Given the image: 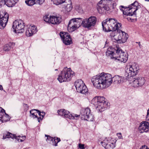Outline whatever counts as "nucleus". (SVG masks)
Instances as JSON below:
<instances>
[{
    "label": "nucleus",
    "instance_id": "f257e3e1",
    "mask_svg": "<svg viewBox=\"0 0 149 149\" xmlns=\"http://www.w3.org/2000/svg\"><path fill=\"white\" fill-rule=\"evenodd\" d=\"M96 18L94 16H91L88 18H86L83 20L82 18H74L69 22L68 26V31L70 32L74 31L81 25L87 28L92 26H94L96 22Z\"/></svg>",
    "mask_w": 149,
    "mask_h": 149
},
{
    "label": "nucleus",
    "instance_id": "f03ea898",
    "mask_svg": "<svg viewBox=\"0 0 149 149\" xmlns=\"http://www.w3.org/2000/svg\"><path fill=\"white\" fill-rule=\"evenodd\" d=\"M91 80L94 86L99 89L107 88L113 81L111 74L104 73L93 76Z\"/></svg>",
    "mask_w": 149,
    "mask_h": 149
},
{
    "label": "nucleus",
    "instance_id": "7ed1b4c3",
    "mask_svg": "<svg viewBox=\"0 0 149 149\" xmlns=\"http://www.w3.org/2000/svg\"><path fill=\"white\" fill-rule=\"evenodd\" d=\"M106 55L111 59L118 60L124 63L126 62L128 59L127 53L123 52L120 48L117 47L113 48L111 51L108 50L106 52Z\"/></svg>",
    "mask_w": 149,
    "mask_h": 149
},
{
    "label": "nucleus",
    "instance_id": "20e7f679",
    "mask_svg": "<svg viewBox=\"0 0 149 149\" xmlns=\"http://www.w3.org/2000/svg\"><path fill=\"white\" fill-rule=\"evenodd\" d=\"M92 103L95 105L96 110L100 112L106 110L107 105L104 97H95L92 100Z\"/></svg>",
    "mask_w": 149,
    "mask_h": 149
},
{
    "label": "nucleus",
    "instance_id": "39448f33",
    "mask_svg": "<svg viewBox=\"0 0 149 149\" xmlns=\"http://www.w3.org/2000/svg\"><path fill=\"white\" fill-rule=\"evenodd\" d=\"M74 75V72L70 68L65 67L59 75L58 80L61 83L68 81L70 80L72 77Z\"/></svg>",
    "mask_w": 149,
    "mask_h": 149
},
{
    "label": "nucleus",
    "instance_id": "423d86ee",
    "mask_svg": "<svg viewBox=\"0 0 149 149\" xmlns=\"http://www.w3.org/2000/svg\"><path fill=\"white\" fill-rule=\"evenodd\" d=\"M117 33L115 34V40L118 43H122L125 42L128 38V35L125 32L118 29H117Z\"/></svg>",
    "mask_w": 149,
    "mask_h": 149
},
{
    "label": "nucleus",
    "instance_id": "0eeeda50",
    "mask_svg": "<svg viewBox=\"0 0 149 149\" xmlns=\"http://www.w3.org/2000/svg\"><path fill=\"white\" fill-rule=\"evenodd\" d=\"M24 23L22 20H15L13 23L12 28L16 33H22L24 32Z\"/></svg>",
    "mask_w": 149,
    "mask_h": 149
},
{
    "label": "nucleus",
    "instance_id": "6e6552de",
    "mask_svg": "<svg viewBox=\"0 0 149 149\" xmlns=\"http://www.w3.org/2000/svg\"><path fill=\"white\" fill-rule=\"evenodd\" d=\"M74 85L77 92L84 94L88 92V89L81 79L77 80L74 83Z\"/></svg>",
    "mask_w": 149,
    "mask_h": 149
},
{
    "label": "nucleus",
    "instance_id": "1a4fd4ad",
    "mask_svg": "<svg viewBox=\"0 0 149 149\" xmlns=\"http://www.w3.org/2000/svg\"><path fill=\"white\" fill-rule=\"evenodd\" d=\"M9 16L5 12L0 11V29H3L8 22Z\"/></svg>",
    "mask_w": 149,
    "mask_h": 149
},
{
    "label": "nucleus",
    "instance_id": "9d476101",
    "mask_svg": "<svg viewBox=\"0 0 149 149\" xmlns=\"http://www.w3.org/2000/svg\"><path fill=\"white\" fill-rule=\"evenodd\" d=\"M44 20L47 22L54 24H59L61 22V18L56 16L45 15L43 18Z\"/></svg>",
    "mask_w": 149,
    "mask_h": 149
},
{
    "label": "nucleus",
    "instance_id": "9b49d317",
    "mask_svg": "<svg viewBox=\"0 0 149 149\" xmlns=\"http://www.w3.org/2000/svg\"><path fill=\"white\" fill-rule=\"evenodd\" d=\"M90 109L89 108L85 109L84 111L81 113V118L82 120L88 121H92L93 116L90 113Z\"/></svg>",
    "mask_w": 149,
    "mask_h": 149
},
{
    "label": "nucleus",
    "instance_id": "f8f14e48",
    "mask_svg": "<svg viewBox=\"0 0 149 149\" xmlns=\"http://www.w3.org/2000/svg\"><path fill=\"white\" fill-rule=\"evenodd\" d=\"M107 20L108 21V24L111 27V30L112 31H115L119 29L121 26V24L120 23H116V20L111 18L107 19Z\"/></svg>",
    "mask_w": 149,
    "mask_h": 149
},
{
    "label": "nucleus",
    "instance_id": "ddd939ff",
    "mask_svg": "<svg viewBox=\"0 0 149 149\" xmlns=\"http://www.w3.org/2000/svg\"><path fill=\"white\" fill-rule=\"evenodd\" d=\"M138 70L136 65L130 66L129 68H127L126 70V74L127 75V77L129 78L136 75L138 72Z\"/></svg>",
    "mask_w": 149,
    "mask_h": 149
},
{
    "label": "nucleus",
    "instance_id": "4468645a",
    "mask_svg": "<svg viewBox=\"0 0 149 149\" xmlns=\"http://www.w3.org/2000/svg\"><path fill=\"white\" fill-rule=\"evenodd\" d=\"M109 6L103 3H98L97 6V10L100 13L102 14L109 10Z\"/></svg>",
    "mask_w": 149,
    "mask_h": 149
},
{
    "label": "nucleus",
    "instance_id": "2eb2a0df",
    "mask_svg": "<svg viewBox=\"0 0 149 149\" xmlns=\"http://www.w3.org/2000/svg\"><path fill=\"white\" fill-rule=\"evenodd\" d=\"M37 31L36 27L35 25H30L26 29V35L29 37L31 36Z\"/></svg>",
    "mask_w": 149,
    "mask_h": 149
},
{
    "label": "nucleus",
    "instance_id": "dca6fc26",
    "mask_svg": "<svg viewBox=\"0 0 149 149\" xmlns=\"http://www.w3.org/2000/svg\"><path fill=\"white\" fill-rule=\"evenodd\" d=\"M106 149H113L115 147V144L106 139L100 143Z\"/></svg>",
    "mask_w": 149,
    "mask_h": 149
},
{
    "label": "nucleus",
    "instance_id": "f3484780",
    "mask_svg": "<svg viewBox=\"0 0 149 149\" xmlns=\"http://www.w3.org/2000/svg\"><path fill=\"white\" fill-rule=\"evenodd\" d=\"M127 7L129 8V10H132V12L133 11V10H134L133 12V14L135 17H136V11L141 7V6L139 5L138 2L136 1L134 3L129 6L128 7Z\"/></svg>",
    "mask_w": 149,
    "mask_h": 149
},
{
    "label": "nucleus",
    "instance_id": "a211bd4d",
    "mask_svg": "<svg viewBox=\"0 0 149 149\" xmlns=\"http://www.w3.org/2000/svg\"><path fill=\"white\" fill-rule=\"evenodd\" d=\"M18 0H0V7L3 5L7 3V6L12 7L18 1Z\"/></svg>",
    "mask_w": 149,
    "mask_h": 149
},
{
    "label": "nucleus",
    "instance_id": "6ab92c4d",
    "mask_svg": "<svg viewBox=\"0 0 149 149\" xmlns=\"http://www.w3.org/2000/svg\"><path fill=\"white\" fill-rule=\"evenodd\" d=\"M57 113L58 115L63 116L64 117L68 118H73L74 117L72 116L71 114L69 111H67L64 109H61L57 111Z\"/></svg>",
    "mask_w": 149,
    "mask_h": 149
},
{
    "label": "nucleus",
    "instance_id": "aec40b11",
    "mask_svg": "<svg viewBox=\"0 0 149 149\" xmlns=\"http://www.w3.org/2000/svg\"><path fill=\"white\" fill-rule=\"evenodd\" d=\"M120 8L123 12V14L124 15L131 16L134 15L132 12L131 11V10H129V8L127 7L121 6H120Z\"/></svg>",
    "mask_w": 149,
    "mask_h": 149
},
{
    "label": "nucleus",
    "instance_id": "412c9836",
    "mask_svg": "<svg viewBox=\"0 0 149 149\" xmlns=\"http://www.w3.org/2000/svg\"><path fill=\"white\" fill-rule=\"evenodd\" d=\"M1 114L2 113L3 115L5 114V115L3 116H0V120L2 121V122H6L10 120V117L8 114L6 113L5 110L3 109L1 110Z\"/></svg>",
    "mask_w": 149,
    "mask_h": 149
},
{
    "label": "nucleus",
    "instance_id": "4be33fe9",
    "mask_svg": "<svg viewBox=\"0 0 149 149\" xmlns=\"http://www.w3.org/2000/svg\"><path fill=\"white\" fill-rule=\"evenodd\" d=\"M102 26L103 30L104 31L106 32L112 31V30H111L110 27L109 25L108 24L107 19L102 22Z\"/></svg>",
    "mask_w": 149,
    "mask_h": 149
},
{
    "label": "nucleus",
    "instance_id": "5701e85b",
    "mask_svg": "<svg viewBox=\"0 0 149 149\" xmlns=\"http://www.w3.org/2000/svg\"><path fill=\"white\" fill-rule=\"evenodd\" d=\"M113 79L115 84H119L123 82L124 77L119 75H116L113 77Z\"/></svg>",
    "mask_w": 149,
    "mask_h": 149
},
{
    "label": "nucleus",
    "instance_id": "b1692460",
    "mask_svg": "<svg viewBox=\"0 0 149 149\" xmlns=\"http://www.w3.org/2000/svg\"><path fill=\"white\" fill-rule=\"evenodd\" d=\"M10 138L12 139H17V136L15 134H12L9 132H8L7 134H4L3 136V139Z\"/></svg>",
    "mask_w": 149,
    "mask_h": 149
},
{
    "label": "nucleus",
    "instance_id": "393cba45",
    "mask_svg": "<svg viewBox=\"0 0 149 149\" xmlns=\"http://www.w3.org/2000/svg\"><path fill=\"white\" fill-rule=\"evenodd\" d=\"M59 35L63 41L65 39V38H67L70 35L68 32L61 31L59 33Z\"/></svg>",
    "mask_w": 149,
    "mask_h": 149
},
{
    "label": "nucleus",
    "instance_id": "a878e982",
    "mask_svg": "<svg viewBox=\"0 0 149 149\" xmlns=\"http://www.w3.org/2000/svg\"><path fill=\"white\" fill-rule=\"evenodd\" d=\"M38 113V114L40 115V111L38 109H31L30 111L31 116H32V117L33 118H36L37 117V115L36 114V112Z\"/></svg>",
    "mask_w": 149,
    "mask_h": 149
},
{
    "label": "nucleus",
    "instance_id": "bb28decb",
    "mask_svg": "<svg viewBox=\"0 0 149 149\" xmlns=\"http://www.w3.org/2000/svg\"><path fill=\"white\" fill-rule=\"evenodd\" d=\"M15 43L13 42L10 43L9 44L5 45L4 46L3 49L5 51H8L10 50L11 48H13L14 46Z\"/></svg>",
    "mask_w": 149,
    "mask_h": 149
},
{
    "label": "nucleus",
    "instance_id": "cd10ccee",
    "mask_svg": "<svg viewBox=\"0 0 149 149\" xmlns=\"http://www.w3.org/2000/svg\"><path fill=\"white\" fill-rule=\"evenodd\" d=\"M63 42L66 45H69L72 43V39L70 35L67 38H65V40H64Z\"/></svg>",
    "mask_w": 149,
    "mask_h": 149
},
{
    "label": "nucleus",
    "instance_id": "c85d7f7f",
    "mask_svg": "<svg viewBox=\"0 0 149 149\" xmlns=\"http://www.w3.org/2000/svg\"><path fill=\"white\" fill-rule=\"evenodd\" d=\"M138 80L139 86H141L143 85L145 82V79L143 77H138L137 78Z\"/></svg>",
    "mask_w": 149,
    "mask_h": 149
},
{
    "label": "nucleus",
    "instance_id": "c756f323",
    "mask_svg": "<svg viewBox=\"0 0 149 149\" xmlns=\"http://www.w3.org/2000/svg\"><path fill=\"white\" fill-rule=\"evenodd\" d=\"M36 0H29L25 1L26 4L29 6H32L35 4H38V3L36 2Z\"/></svg>",
    "mask_w": 149,
    "mask_h": 149
},
{
    "label": "nucleus",
    "instance_id": "7c9ffc66",
    "mask_svg": "<svg viewBox=\"0 0 149 149\" xmlns=\"http://www.w3.org/2000/svg\"><path fill=\"white\" fill-rule=\"evenodd\" d=\"M139 130L140 132L143 133L148 132V131L149 128L140 125L139 127Z\"/></svg>",
    "mask_w": 149,
    "mask_h": 149
},
{
    "label": "nucleus",
    "instance_id": "2f4dec72",
    "mask_svg": "<svg viewBox=\"0 0 149 149\" xmlns=\"http://www.w3.org/2000/svg\"><path fill=\"white\" fill-rule=\"evenodd\" d=\"M61 141L60 138L57 137H54V139L52 141L53 145L55 146L57 145V143Z\"/></svg>",
    "mask_w": 149,
    "mask_h": 149
},
{
    "label": "nucleus",
    "instance_id": "473e14b6",
    "mask_svg": "<svg viewBox=\"0 0 149 149\" xmlns=\"http://www.w3.org/2000/svg\"><path fill=\"white\" fill-rule=\"evenodd\" d=\"M56 5L61 4L64 3L65 0H51Z\"/></svg>",
    "mask_w": 149,
    "mask_h": 149
},
{
    "label": "nucleus",
    "instance_id": "72a5a7b5",
    "mask_svg": "<svg viewBox=\"0 0 149 149\" xmlns=\"http://www.w3.org/2000/svg\"><path fill=\"white\" fill-rule=\"evenodd\" d=\"M138 81L137 80V78L134 80L132 82V85L133 87H136L139 86L138 83Z\"/></svg>",
    "mask_w": 149,
    "mask_h": 149
},
{
    "label": "nucleus",
    "instance_id": "f704fd0d",
    "mask_svg": "<svg viewBox=\"0 0 149 149\" xmlns=\"http://www.w3.org/2000/svg\"><path fill=\"white\" fill-rule=\"evenodd\" d=\"M111 0H101L100 1V3H102L104 4H105L107 5L108 6H109L110 4V3Z\"/></svg>",
    "mask_w": 149,
    "mask_h": 149
},
{
    "label": "nucleus",
    "instance_id": "c9c22d12",
    "mask_svg": "<svg viewBox=\"0 0 149 149\" xmlns=\"http://www.w3.org/2000/svg\"><path fill=\"white\" fill-rule=\"evenodd\" d=\"M72 7L71 4H68L65 7V9L67 12L70 11L72 9Z\"/></svg>",
    "mask_w": 149,
    "mask_h": 149
},
{
    "label": "nucleus",
    "instance_id": "e433bc0d",
    "mask_svg": "<svg viewBox=\"0 0 149 149\" xmlns=\"http://www.w3.org/2000/svg\"><path fill=\"white\" fill-rule=\"evenodd\" d=\"M40 115H39L40 116V117L38 118V120L39 122H40V120H42V118L45 115V112H40Z\"/></svg>",
    "mask_w": 149,
    "mask_h": 149
},
{
    "label": "nucleus",
    "instance_id": "4c0bfd02",
    "mask_svg": "<svg viewBox=\"0 0 149 149\" xmlns=\"http://www.w3.org/2000/svg\"><path fill=\"white\" fill-rule=\"evenodd\" d=\"M140 125L145 127L146 128H149V123L148 122L146 121H143L141 123V124L140 123Z\"/></svg>",
    "mask_w": 149,
    "mask_h": 149
},
{
    "label": "nucleus",
    "instance_id": "58836bf2",
    "mask_svg": "<svg viewBox=\"0 0 149 149\" xmlns=\"http://www.w3.org/2000/svg\"><path fill=\"white\" fill-rule=\"evenodd\" d=\"M75 9L79 13H81L82 11V10L81 7L79 5H76L75 6Z\"/></svg>",
    "mask_w": 149,
    "mask_h": 149
},
{
    "label": "nucleus",
    "instance_id": "ea45409f",
    "mask_svg": "<svg viewBox=\"0 0 149 149\" xmlns=\"http://www.w3.org/2000/svg\"><path fill=\"white\" fill-rule=\"evenodd\" d=\"M45 136L47 137V139H46V140L47 141H48V140L50 141H53L54 139V138H53L47 135H45Z\"/></svg>",
    "mask_w": 149,
    "mask_h": 149
},
{
    "label": "nucleus",
    "instance_id": "a19ab883",
    "mask_svg": "<svg viewBox=\"0 0 149 149\" xmlns=\"http://www.w3.org/2000/svg\"><path fill=\"white\" fill-rule=\"evenodd\" d=\"M111 2L110 5H111L112 8H114L116 6V3L114 1L112 0L111 1Z\"/></svg>",
    "mask_w": 149,
    "mask_h": 149
},
{
    "label": "nucleus",
    "instance_id": "79ce46f5",
    "mask_svg": "<svg viewBox=\"0 0 149 149\" xmlns=\"http://www.w3.org/2000/svg\"><path fill=\"white\" fill-rule=\"evenodd\" d=\"M17 137H21L22 139H19L20 140V142H22L26 138V136H22V135H19L18 136H16Z\"/></svg>",
    "mask_w": 149,
    "mask_h": 149
},
{
    "label": "nucleus",
    "instance_id": "37998d69",
    "mask_svg": "<svg viewBox=\"0 0 149 149\" xmlns=\"http://www.w3.org/2000/svg\"><path fill=\"white\" fill-rule=\"evenodd\" d=\"M72 116L74 118H70V119H77L80 116V115H78L76 114H74L73 115L71 114Z\"/></svg>",
    "mask_w": 149,
    "mask_h": 149
},
{
    "label": "nucleus",
    "instance_id": "c03bdc74",
    "mask_svg": "<svg viewBox=\"0 0 149 149\" xmlns=\"http://www.w3.org/2000/svg\"><path fill=\"white\" fill-rule=\"evenodd\" d=\"M23 107L24 111H27L29 109V106L28 105L26 104H23Z\"/></svg>",
    "mask_w": 149,
    "mask_h": 149
},
{
    "label": "nucleus",
    "instance_id": "a18cd8bd",
    "mask_svg": "<svg viewBox=\"0 0 149 149\" xmlns=\"http://www.w3.org/2000/svg\"><path fill=\"white\" fill-rule=\"evenodd\" d=\"M45 1V0H36V2L40 4H42Z\"/></svg>",
    "mask_w": 149,
    "mask_h": 149
},
{
    "label": "nucleus",
    "instance_id": "49530a36",
    "mask_svg": "<svg viewBox=\"0 0 149 149\" xmlns=\"http://www.w3.org/2000/svg\"><path fill=\"white\" fill-rule=\"evenodd\" d=\"M114 31H112L110 34V36L111 37H113L115 39V33L113 32Z\"/></svg>",
    "mask_w": 149,
    "mask_h": 149
},
{
    "label": "nucleus",
    "instance_id": "de8ad7c7",
    "mask_svg": "<svg viewBox=\"0 0 149 149\" xmlns=\"http://www.w3.org/2000/svg\"><path fill=\"white\" fill-rule=\"evenodd\" d=\"M140 149H149L148 147L145 145L142 146Z\"/></svg>",
    "mask_w": 149,
    "mask_h": 149
},
{
    "label": "nucleus",
    "instance_id": "09e8293b",
    "mask_svg": "<svg viewBox=\"0 0 149 149\" xmlns=\"http://www.w3.org/2000/svg\"><path fill=\"white\" fill-rule=\"evenodd\" d=\"M79 147L81 149H83L84 148V145L79 144Z\"/></svg>",
    "mask_w": 149,
    "mask_h": 149
},
{
    "label": "nucleus",
    "instance_id": "8fccbe9b",
    "mask_svg": "<svg viewBox=\"0 0 149 149\" xmlns=\"http://www.w3.org/2000/svg\"><path fill=\"white\" fill-rule=\"evenodd\" d=\"M117 135L118 138L120 139H121L122 137V136L121 133H118L117 134Z\"/></svg>",
    "mask_w": 149,
    "mask_h": 149
},
{
    "label": "nucleus",
    "instance_id": "3c124183",
    "mask_svg": "<svg viewBox=\"0 0 149 149\" xmlns=\"http://www.w3.org/2000/svg\"><path fill=\"white\" fill-rule=\"evenodd\" d=\"M146 119L149 122V114L147 113Z\"/></svg>",
    "mask_w": 149,
    "mask_h": 149
},
{
    "label": "nucleus",
    "instance_id": "603ef678",
    "mask_svg": "<svg viewBox=\"0 0 149 149\" xmlns=\"http://www.w3.org/2000/svg\"><path fill=\"white\" fill-rule=\"evenodd\" d=\"M136 43H138L139 46V47H141V45L140 44V42H136Z\"/></svg>",
    "mask_w": 149,
    "mask_h": 149
},
{
    "label": "nucleus",
    "instance_id": "864d4df0",
    "mask_svg": "<svg viewBox=\"0 0 149 149\" xmlns=\"http://www.w3.org/2000/svg\"><path fill=\"white\" fill-rule=\"evenodd\" d=\"M3 87L1 85H0V90H2L3 89Z\"/></svg>",
    "mask_w": 149,
    "mask_h": 149
},
{
    "label": "nucleus",
    "instance_id": "5fc2aeb1",
    "mask_svg": "<svg viewBox=\"0 0 149 149\" xmlns=\"http://www.w3.org/2000/svg\"><path fill=\"white\" fill-rule=\"evenodd\" d=\"M5 115V114H4V115H3L2 113L1 114V112H0V116H3Z\"/></svg>",
    "mask_w": 149,
    "mask_h": 149
},
{
    "label": "nucleus",
    "instance_id": "6e6d98bb",
    "mask_svg": "<svg viewBox=\"0 0 149 149\" xmlns=\"http://www.w3.org/2000/svg\"><path fill=\"white\" fill-rule=\"evenodd\" d=\"M130 19L131 20H132V21H133L134 20V18H130Z\"/></svg>",
    "mask_w": 149,
    "mask_h": 149
},
{
    "label": "nucleus",
    "instance_id": "4d7b16f0",
    "mask_svg": "<svg viewBox=\"0 0 149 149\" xmlns=\"http://www.w3.org/2000/svg\"><path fill=\"white\" fill-rule=\"evenodd\" d=\"M146 1H149V0H145Z\"/></svg>",
    "mask_w": 149,
    "mask_h": 149
},
{
    "label": "nucleus",
    "instance_id": "13d9d810",
    "mask_svg": "<svg viewBox=\"0 0 149 149\" xmlns=\"http://www.w3.org/2000/svg\"><path fill=\"white\" fill-rule=\"evenodd\" d=\"M55 70H57V69Z\"/></svg>",
    "mask_w": 149,
    "mask_h": 149
}]
</instances>
